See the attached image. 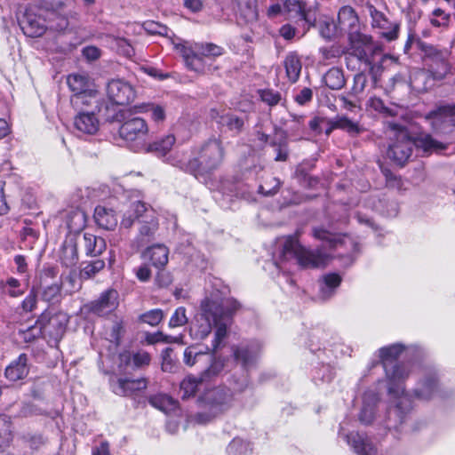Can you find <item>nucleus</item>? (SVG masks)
<instances>
[{
	"label": "nucleus",
	"mask_w": 455,
	"mask_h": 455,
	"mask_svg": "<svg viewBox=\"0 0 455 455\" xmlns=\"http://www.w3.org/2000/svg\"><path fill=\"white\" fill-rule=\"evenodd\" d=\"M406 349L407 347L403 344L394 343L382 347L378 350V356L384 368L387 381L388 427H396L404 422L412 410V403L411 395L407 392L405 381L413 375L416 370V363L407 362L389 366Z\"/></svg>",
	"instance_id": "1"
},
{
	"label": "nucleus",
	"mask_w": 455,
	"mask_h": 455,
	"mask_svg": "<svg viewBox=\"0 0 455 455\" xmlns=\"http://www.w3.org/2000/svg\"><path fill=\"white\" fill-rule=\"evenodd\" d=\"M239 308V303L233 299H219L217 297L205 298L198 313L190 325V335L196 339H205L215 326L212 349L216 350L227 335L231 315Z\"/></svg>",
	"instance_id": "2"
},
{
	"label": "nucleus",
	"mask_w": 455,
	"mask_h": 455,
	"mask_svg": "<svg viewBox=\"0 0 455 455\" xmlns=\"http://www.w3.org/2000/svg\"><path fill=\"white\" fill-rule=\"evenodd\" d=\"M249 387V379L245 374L239 377L232 376L228 383L206 389L199 398L201 405L209 411L208 413L200 412L195 416L198 424H205L212 418L230 410L239 395Z\"/></svg>",
	"instance_id": "3"
},
{
	"label": "nucleus",
	"mask_w": 455,
	"mask_h": 455,
	"mask_svg": "<svg viewBox=\"0 0 455 455\" xmlns=\"http://www.w3.org/2000/svg\"><path fill=\"white\" fill-rule=\"evenodd\" d=\"M387 125L391 143L387 155L397 165L405 164L414 147L421 148L425 153L437 152L446 148L444 144L433 139L429 134H423L412 140L401 124L388 122Z\"/></svg>",
	"instance_id": "4"
},
{
	"label": "nucleus",
	"mask_w": 455,
	"mask_h": 455,
	"mask_svg": "<svg viewBox=\"0 0 455 455\" xmlns=\"http://www.w3.org/2000/svg\"><path fill=\"white\" fill-rule=\"evenodd\" d=\"M135 220H138V234L132 245L138 250L155 239L159 229V220L156 212L141 201L132 203L130 209L124 213L120 226L122 228L129 229L132 227Z\"/></svg>",
	"instance_id": "5"
},
{
	"label": "nucleus",
	"mask_w": 455,
	"mask_h": 455,
	"mask_svg": "<svg viewBox=\"0 0 455 455\" xmlns=\"http://www.w3.org/2000/svg\"><path fill=\"white\" fill-rule=\"evenodd\" d=\"M417 371V382L415 387L412 389V394H411L408 390L407 392L411 395V401L412 403V409H414V404L412 401V396L421 401H429L435 397L442 396V387L439 380L438 374L435 369L432 368H419L416 364V370L413 374ZM413 411V410H411ZM412 413V412H411ZM411 417V414L406 419L404 422L397 426L396 427H387V411L386 412L385 419L380 421L381 424L385 425L387 429H396L398 430L403 427Z\"/></svg>",
	"instance_id": "6"
},
{
	"label": "nucleus",
	"mask_w": 455,
	"mask_h": 455,
	"mask_svg": "<svg viewBox=\"0 0 455 455\" xmlns=\"http://www.w3.org/2000/svg\"><path fill=\"white\" fill-rule=\"evenodd\" d=\"M282 258L284 260L294 259L303 268H315L327 265L331 254L323 251V248L307 249L301 246L295 238L290 236L283 244Z\"/></svg>",
	"instance_id": "7"
},
{
	"label": "nucleus",
	"mask_w": 455,
	"mask_h": 455,
	"mask_svg": "<svg viewBox=\"0 0 455 455\" xmlns=\"http://www.w3.org/2000/svg\"><path fill=\"white\" fill-rule=\"evenodd\" d=\"M174 48L183 57L186 66L197 73L204 70V58H214L223 53L220 46L212 43L199 44L185 41L174 44Z\"/></svg>",
	"instance_id": "8"
},
{
	"label": "nucleus",
	"mask_w": 455,
	"mask_h": 455,
	"mask_svg": "<svg viewBox=\"0 0 455 455\" xmlns=\"http://www.w3.org/2000/svg\"><path fill=\"white\" fill-rule=\"evenodd\" d=\"M225 149L220 138H211L200 148L198 156L190 162L195 176L210 173L218 169L223 162Z\"/></svg>",
	"instance_id": "9"
},
{
	"label": "nucleus",
	"mask_w": 455,
	"mask_h": 455,
	"mask_svg": "<svg viewBox=\"0 0 455 455\" xmlns=\"http://www.w3.org/2000/svg\"><path fill=\"white\" fill-rule=\"evenodd\" d=\"M119 134L135 152L145 150L148 146V126L142 118L134 117L125 121L119 128Z\"/></svg>",
	"instance_id": "10"
},
{
	"label": "nucleus",
	"mask_w": 455,
	"mask_h": 455,
	"mask_svg": "<svg viewBox=\"0 0 455 455\" xmlns=\"http://www.w3.org/2000/svg\"><path fill=\"white\" fill-rule=\"evenodd\" d=\"M348 55L355 57L365 68H372V57L379 47L372 42L371 38L359 31H348Z\"/></svg>",
	"instance_id": "11"
},
{
	"label": "nucleus",
	"mask_w": 455,
	"mask_h": 455,
	"mask_svg": "<svg viewBox=\"0 0 455 455\" xmlns=\"http://www.w3.org/2000/svg\"><path fill=\"white\" fill-rule=\"evenodd\" d=\"M67 84L73 92L70 101L74 108H79L81 105H89L95 98L96 91L92 89V83L86 74H71L67 78Z\"/></svg>",
	"instance_id": "12"
},
{
	"label": "nucleus",
	"mask_w": 455,
	"mask_h": 455,
	"mask_svg": "<svg viewBox=\"0 0 455 455\" xmlns=\"http://www.w3.org/2000/svg\"><path fill=\"white\" fill-rule=\"evenodd\" d=\"M67 27V21H61L54 26L47 21L43 13H36L31 9L26 10L23 19L20 21V28L23 33L29 37H38L44 34L47 28L62 30Z\"/></svg>",
	"instance_id": "13"
},
{
	"label": "nucleus",
	"mask_w": 455,
	"mask_h": 455,
	"mask_svg": "<svg viewBox=\"0 0 455 455\" xmlns=\"http://www.w3.org/2000/svg\"><path fill=\"white\" fill-rule=\"evenodd\" d=\"M426 120L437 134H447L455 126V104L437 106L425 116Z\"/></svg>",
	"instance_id": "14"
},
{
	"label": "nucleus",
	"mask_w": 455,
	"mask_h": 455,
	"mask_svg": "<svg viewBox=\"0 0 455 455\" xmlns=\"http://www.w3.org/2000/svg\"><path fill=\"white\" fill-rule=\"evenodd\" d=\"M423 50L428 72L435 80L443 79L451 70L448 60L450 52L447 49L439 50L433 45H427Z\"/></svg>",
	"instance_id": "15"
},
{
	"label": "nucleus",
	"mask_w": 455,
	"mask_h": 455,
	"mask_svg": "<svg viewBox=\"0 0 455 455\" xmlns=\"http://www.w3.org/2000/svg\"><path fill=\"white\" fill-rule=\"evenodd\" d=\"M68 323V315L62 312H58L52 315H50V313L44 312L37 321L44 333L49 334L55 340H59L63 336Z\"/></svg>",
	"instance_id": "16"
},
{
	"label": "nucleus",
	"mask_w": 455,
	"mask_h": 455,
	"mask_svg": "<svg viewBox=\"0 0 455 455\" xmlns=\"http://www.w3.org/2000/svg\"><path fill=\"white\" fill-rule=\"evenodd\" d=\"M363 204L366 208H371L386 217H395L399 211L398 204L390 200L386 194L379 191L372 192L367 196L363 199Z\"/></svg>",
	"instance_id": "17"
},
{
	"label": "nucleus",
	"mask_w": 455,
	"mask_h": 455,
	"mask_svg": "<svg viewBox=\"0 0 455 455\" xmlns=\"http://www.w3.org/2000/svg\"><path fill=\"white\" fill-rule=\"evenodd\" d=\"M107 94L108 99L117 105H127L135 98L133 87L121 79H114L108 82Z\"/></svg>",
	"instance_id": "18"
},
{
	"label": "nucleus",
	"mask_w": 455,
	"mask_h": 455,
	"mask_svg": "<svg viewBox=\"0 0 455 455\" xmlns=\"http://www.w3.org/2000/svg\"><path fill=\"white\" fill-rule=\"evenodd\" d=\"M118 307V292L115 290H108L101 293L98 299H95L85 306L89 312L100 316L107 315Z\"/></svg>",
	"instance_id": "19"
},
{
	"label": "nucleus",
	"mask_w": 455,
	"mask_h": 455,
	"mask_svg": "<svg viewBox=\"0 0 455 455\" xmlns=\"http://www.w3.org/2000/svg\"><path fill=\"white\" fill-rule=\"evenodd\" d=\"M368 12L371 18V25L374 28H379L382 37L388 41H392L397 37L398 26L385 16V14L378 11L373 5L368 6Z\"/></svg>",
	"instance_id": "20"
},
{
	"label": "nucleus",
	"mask_w": 455,
	"mask_h": 455,
	"mask_svg": "<svg viewBox=\"0 0 455 455\" xmlns=\"http://www.w3.org/2000/svg\"><path fill=\"white\" fill-rule=\"evenodd\" d=\"M148 380L144 378L130 379L118 378L111 381L112 391L121 396H132L147 388Z\"/></svg>",
	"instance_id": "21"
},
{
	"label": "nucleus",
	"mask_w": 455,
	"mask_h": 455,
	"mask_svg": "<svg viewBox=\"0 0 455 455\" xmlns=\"http://www.w3.org/2000/svg\"><path fill=\"white\" fill-rule=\"evenodd\" d=\"M80 235H68L63 242L60 250L59 259L66 267H75L78 260V245Z\"/></svg>",
	"instance_id": "22"
},
{
	"label": "nucleus",
	"mask_w": 455,
	"mask_h": 455,
	"mask_svg": "<svg viewBox=\"0 0 455 455\" xmlns=\"http://www.w3.org/2000/svg\"><path fill=\"white\" fill-rule=\"evenodd\" d=\"M260 348L261 345L259 341H251L248 344H243L235 347L233 350L234 356L244 369H248L256 362Z\"/></svg>",
	"instance_id": "23"
},
{
	"label": "nucleus",
	"mask_w": 455,
	"mask_h": 455,
	"mask_svg": "<svg viewBox=\"0 0 455 455\" xmlns=\"http://www.w3.org/2000/svg\"><path fill=\"white\" fill-rule=\"evenodd\" d=\"M283 12L288 15L289 19L305 21L309 26L315 21V19L311 17L306 3L302 0H285Z\"/></svg>",
	"instance_id": "24"
},
{
	"label": "nucleus",
	"mask_w": 455,
	"mask_h": 455,
	"mask_svg": "<svg viewBox=\"0 0 455 455\" xmlns=\"http://www.w3.org/2000/svg\"><path fill=\"white\" fill-rule=\"evenodd\" d=\"M379 401L378 393L368 390L363 395V408L359 414V420L365 425L371 424L375 419L376 405Z\"/></svg>",
	"instance_id": "25"
},
{
	"label": "nucleus",
	"mask_w": 455,
	"mask_h": 455,
	"mask_svg": "<svg viewBox=\"0 0 455 455\" xmlns=\"http://www.w3.org/2000/svg\"><path fill=\"white\" fill-rule=\"evenodd\" d=\"M79 244L84 246L85 254L89 257L100 255L107 247L104 238L87 232L84 233L83 235H80Z\"/></svg>",
	"instance_id": "26"
},
{
	"label": "nucleus",
	"mask_w": 455,
	"mask_h": 455,
	"mask_svg": "<svg viewBox=\"0 0 455 455\" xmlns=\"http://www.w3.org/2000/svg\"><path fill=\"white\" fill-rule=\"evenodd\" d=\"M75 128L84 134H94L100 126V122L93 112H79L74 118Z\"/></svg>",
	"instance_id": "27"
},
{
	"label": "nucleus",
	"mask_w": 455,
	"mask_h": 455,
	"mask_svg": "<svg viewBox=\"0 0 455 455\" xmlns=\"http://www.w3.org/2000/svg\"><path fill=\"white\" fill-rule=\"evenodd\" d=\"M142 257L148 259L155 267L163 268L169 260V249L163 243H156L148 246Z\"/></svg>",
	"instance_id": "28"
},
{
	"label": "nucleus",
	"mask_w": 455,
	"mask_h": 455,
	"mask_svg": "<svg viewBox=\"0 0 455 455\" xmlns=\"http://www.w3.org/2000/svg\"><path fill=\"white\" fill-rule=\"evenodd\" d=\"M96 224L106 230H113L117 226L118 219L112 208L104 205H98L93 214Z\"/></svg>",
	"instance_id": "29"
},
{
	"label": "nucleus",
	"mask_w": 455,
	"mask_h": 455,
	"mask_svg": "<svg viewBox=\"0 0 455 455\" xmlns=\"http://www.w3.org/2000/svg\"><path fill=\"white\" fill-rule=\"evenodd\" d=\"M347 442L358 455H376L375 446L363 435L351 433L347 436Z\"/></svg>",
	"instance_id": "30"
},
{
	"label": "nucleus",
	"mask_w": 455,
	"mask_h": 455,
	"mask_svg": "<svg viewBox=\"0 0 455 455\" xmlns=\"http://www.w3.org/2000/svg\"><path fill=\"white\" fill-rule=\"evenodd\" d=\"M27 362V355L25 354H21L5 369V377L11 381H17L24 379L28 373Z\"/></svg>",
	"instance_id": "31"
},
{
	"label": "nucleus",
	"mask_w": 455,
	"mask_h": 455,
	"mask_svg": "<svg viewBox=\"0 0 455 455\" xmlns=\"http://www.w3.org/2000/svg\"><path fill=\"white\" fill-rule=\"evenodd\" d=\"M87 222V216L85 212L79 209L74 208L69 210L66 214V224L70 232L75 233L74 235H80Z\"/></svg>",
	"instance_id": "32"
},
{
	"label": "nucleus",
	"mask_w": 455,
	"mask_h": 455,
	"mask_svg": "<svg viewBox=\"0 0 455 455\" xmlns=\"http://www.w3.org/2000/svg\"><path fill=\"white\" fill-rule=\"evenodd\" d=\"M342 244L343 250H346V255L343 253V267L350 266L359 254V243L356 238L343 234Z\"/></svg>",
	"instance_id": "33"
},
{
	"label": "nucleus",
	"mask_w": 455,
	"mask_h": 455,
	"mask_svg": "<svg viewBox=\"0 0 455 455\" xmlns=\"http://www.w3.org/2000/svg\"><path fill=\"white\" fill-rule=\"evenodd\" d=\"M175 140V137L172 134H168L153 143L148 144L145 151L153 152L159 157L165 156L172 148Z\"/></svg>",
	"instance_id": "34"
},
{
	"label": "nucleus",
	"mask_w": 455,
	"mask_h": 455,
	"mask_svg": "<svg viewBox=\"0 0 455 455\" xmlns=\"http://www.w3.org/2000/svg\"><path fill=\"white\" fill-rule=\"evenodd\" d=\"M239 15L246 23L252 24L258 20L257 0H236Z\"/></svg>",
	"instance_id": "35"
},
{
	"label": "nucleus",
	"mask_w": 455,
	"mask_h": 455,
	"mask_svg": "<svg viewBox=\"0 0 455 455\" xmlns=\"http://www.w3.org/2000/svg\"><path fill=\"white\" fill-rule=\"evenodd\" d=\"M341 126V118H337L335 121L324 118V117H315L309 122L310 129L315 132H324L326 135H329L333 129L339 128Z\"/></svg>",
	"instance_id": "36"
},
{
	"label": "nucleus",
	"mask_w": 455,
	"mask_h": 455,
	"mask_svg": "<svg viewBox=\"0 0 455 455\" xmlns=\"http://www.w3.org/2000/svg\"><path fill=\"white\" fill-rule=\"evenodd\" d=\"M284 67L288 79L295 83L301 72V62L299 56L294 52H290L284 60Z\"/></svg>",
	"instance_id": "37"
},
{
	"label": "nucleus",
	"mask_w": 455,
	"mask_h": 455,
	"mask_svg": "<svg viewBox=\"0 0 455 455\" xmlns=\"http://www.w3.org/2000/svg\"><path fill=\"white\" fill-rule=\"evenodd\" d=\"M149 403L153 407L165 413L174 411L178 407V402L172 398L171 396L164 394H159L151 396L149 398Z\"/></svg>",
	"instance_id": "38"
},
{
	"label": "nucleus",
	"mask_w": 455,
	"mask_h": 455,
	"mask_svg": "<svg viewBox=\"0 0 455 455\" xmlns=\"http://www.w3.org/2000/svg\"><path fill=\"white\" fill-rule=\"evenodd\" d=\"M204 380H201V375L196 378L194 376L186 377L180 383V394L182 399H188L194 396L198 390L199 386Z\"/></svg>",
	"instance_id": "39"
},
{
	"label": "nucleus",
	"mask_w": 455,
	"mask_h": 455,
	"mask_svg": "<svg viewBox=\"0 0 455 455\" xmlns=\"http://www.w3.org/2000/svg\"><path fill=\"white\" fill-rule=\"evenodd\" d=\"M339 283L340 277L338 274H328L324 275L320 290L321 299H329L332 295L333 291L339 285Z\"/></svg>",
	"instance_id": "40"
},
{
	"label": "nucleus",
	"mask_w": 455,
	"mask_h": 455,
	"mask_svg": "<svg viewBox=\"0 0 455 455\" xmlns=\"http://www.w3.org/2000/svg\"><path fill=\"white\" fill-rule=\"evenodd\" d=\"M119 358L121 363H124L128 364L132 362L134 366L137 368L148 365L150 363V355L145 351H140L133 354L132 355H131L129 353H123L120 355Z\"/></svg>",
	"instance_id": "41"
},
{
	"label": "nucleus",
	"mask_w": 455,
	"mask_h": 455,
	"mask_svg": "<svg viewBox=\"0 0 455 455\" xmlns=\"http://www.w3.org/2000/svg\"><path fill=\"white\" fill-rule=\"evenodd\" d=\"M318 28L321 36L326 40L334 39L338 34V25L329 17L322 18L318 22Z\"/></svg>",
	"instance_id": "42"
},
{
	"label": "nucleus",
	"mask_w": 455,
	"mask_h": 455,
	"mask_svg": "<svg viewBox=\"0 0 455 455\" xmlns=\"http://www.w3.org/2000/svg\"><path fill=\"white\" fill-rule=\"evenodd\" d=\"M0 426L3 427V435L0 434V451L9 446L12 439V423L7 415H0Z\"/></svg>",
	"instance_id": "43"
},
{
	"label": "nucleus",
	"mask_w": 455,
	"mask_h": 455,
	"mask_svg": "<svg viewBox=\"0 0 455 455\" xmlns=\"http://www.w3.org/2000/svg\"><path fill=\"white\" fill-rule=\"evenodd\" d=\"M323 81L331 90L339 91L341 89V70L338 68H331L323 76Z\"/></svg>",
	"instance_id": "44"
},
{
	"label": "nucleus",
	"mask_w": 455,
	"mask_h": 455,
	"mask_svg": "<svg viewBox=\"0 0 455 455\" xmlns=\"http://www.w3.org/2000/svg\"><path fill=\"white\" fill-rule=\"evenodd\" d=\"M230 455H249L251 452L250 443L240 438H235L228 446Z\"/></svg>",
	"instance_id": "45"
},
{
	"label": "nucleus",
	"mask_w": 455,
	"mask_h": 455,
	"mask_svg": "<svg viewBox=\"0 0 455 455\" xmlns=\"http://www.w3.org/2000/svg\"><path fill=\"white\" fill-rule=\"evenodd\" d=\"M224 369V361L220 358L212 359L210 366L201 373V380L208 381L218 376Z\"/></svg>",
	"instance_id": "46"
},
{
	"label": "nucleus",
	"mask_w": 455,
	"mask_h": 455,
	"mask_svg": "<svg viewBox=\"0 0 455 455\" xmlns=\"http://www.w3.org/2000/svg\"><path fill=\"white\" fill-rule=\"evenodd\" d=\"M105 267V262L102 259L92 260L85 264L81 269V277L89 279L93 277L96 274L101 271Z\"/></svg>",
	"instance_id": "47"
},
{
	"label": "nucleus",
	"mask_w": 455,
	"mask_h": 455,
	"mask_svg": "<svg viewBox=\"0 0 455 455\" xmlns=\"http://www.w3.org/2000/svg\"><path fill=\"white\" fill-rule=\"evenodd\" d=\"M220 123L223 125H226L230 131L236 133L242 131L244 124L243 120L234 114H227L222 116L220 117Z\"/></svg>",
	"instance_id": "48"
},
{
	"label": "nucleus",
	"mask_w": 455,
	"mask_h": 455,
	"mask_svg": "<svg viewBox=\"0 0 455 455\" xmlns=\"http://www.w3.org/2000/svg\"><path fill=\"white\" fill-rule=\"evenodd\" d=\"M281 182L278 179L269 177L261 185H259V192L264 196H272L278 191Z\"/></svg>",
	"instance_id": "49"
},
{
	"label": "nucleus",
	"mask_w": 455,
	"mask_h": 455,
	"mask_svg": "<svg viewBox=\"0 0 455 455\" xmlns=\"http://www.w3.org/2000/svg\"><path fill=\"white\" fill-rule=\"evenodd\" d=\"M347 22L349 31H358L359 20L355 11L350 6H343V24Z\"/></svg>",
	"instance_id": "50"
},
{
	"label": "nucleus",
	"mask_w": 455,
	"mask_h": 455,
	"mask_svg": "<svg viewBox=\"0 0 455 455\" xmlns=\"http://www.w3.org/2000/svg\"><path fill=\"white\" fill-rule=\"evenodd\" d=\"M272 146L275 148L276 156H275V161H285L288 156L287 141L284 136L282 134L278 140H275L272 141Z\"/></svg>",
	"instance_id": "51"
},
{
	"label": "nucleus",
	"mask_w": 455,
	"mask_h": 455,
	"mask_svg": "<svg viewBox=\"0 0 455 455\" xmlns=\"http://www.w3.org/2000/svg\"><path fill=\"white\" fill-rule=\"evenodd\" d=\"M314 235L316 238L325 241L329 248H334L340 242L339 235L331 234L324 229H315Z\"/></svg>",
	"instance_id": "52"
},
{
	"label": "nucleus",
	"mask_w": 455,
	"mask_h": 455,
	"mask_svg": "<svg viewBox=\"0 0 455 455\" xmlns=\"http://www.w3.org/2000/svg\"><path fill=\"white\" fill-rule=\"evenodd\" d=\"M125 329L124 322L122 320H116L113 323L109 333H108V339L116 345H118L121 338L124 334Z\"/></svg>",
	"instance_id": "53"
},
{
	"label": "nucleus",
	"mask_w": 455,
	"mask_h": 455,
	"mask_svg": "<svg viewBox=\"0 0 455 455\" xmlns=\"http://www.w3.org/2000/svg\"><path fill=\"white\" fill-rule=\"evenodd\" d=\"M60 295V285L58 283H52L51 285L44 287L41 297L47 302L57 301Z\"/></svg>",
	"instance_id": "54"
},
{
	"label": "nucleus",
	"mask_w": 455,
	"mask_h": 455,
	"mask_svg": "<svg viewBox=\"0 0 455 455\" xmlns=\"http://www.w3.org/2000/svg\"><path fill=\"white\" fill-rule=\"evenodd\" d=\"M164 314L161 309H152L140 316L141 322L151 326L157 325L163 319Z\"/></svg>",
	"instance_id": "55"
},
{
	"label": "nucleus",
	"mask_w": 455,
	"mask_h": 455,
	"mask_svg": "<svg viewBox=\"0 0 455 455\" xmlns=\"http://www.w3.org/2000/svg\"><path fill=\"white\" fill-rule=\"evenodd\" d=\"M188 316L186 315V308L184 307H179L169 321V326L171 328L183 326L188 323Z\"/></svg>",
	"instance_id": "56"
},
{
	"label": "nucleus",
	"mask_w": 455,
	"mask_h": 455,
	"mask_svg": "<svg viewBox=\"0 0 455 455\" xmlns=\"http://www.w3.org/2000/svg\"><path fill=\"white\" fill-rule=\"evenodd\" d=\"M141 112H151V117L156 122H162L165 118V112L163 107L154 104H146L140 107Z\"/></svg>",
	"instance_id": "57"
},
{
	"label": "nucleus",
	"mask_w": 455,
	"mask_h": 455,
	"mask_svg": "<svg viewBox=\"0 0 455 455\" xmlns=\"http://www.w3.org/2000/svg\"><path fill=\"white\" fill-rule=\"evenodd\" d=\"M4 289V291L12 297H19L24 293V288L21 287L20 283L13 277L7 279Z\"/></svg>",
	"instance_id": "58"
},
{
	"label": "nucleus",
	"mask_w": 455,
	"mask_h": 455,
	"mask_svg": "<svg viewBox=\"0 0 455 455\" xmlns=\"http://www.w3.org/2000/svg\"><path fill=\"white\" fill-rule=\"evenodd\" d=\"M208 355L201 351H196V347H188L184 351V363L188 366H193L201 358Z\"/></svg>",
	"instance_id": "59"
},
{
	"label": "nucleus",
	"mask_w": 455,
	"mask_h": 455,
	"mask_svg": "<svg viewBox=\"0 0 455 455\" xmlns=\"http://www.w3.org/2000/svg\"><path fill=\"white\" fill-rule=\"evenodd\" d=\"M21 236L24 245L32 249L33 244L38 238V232L31 227H25L22 230Z\"/></svg>",
	"instance_id": "60"
},
{
	"label": "nucleus",
	"mask_w": 455,
	"mask_h": 455,
	"mask_svg": "<svg viewBox=\"0 0 455 455\" xmlns=\"http://www.w3.org/2000/svg\"><path fill=\"white\" fill-rule=\"evenodd\" d=\"M146 31L152 35L167 36L169 28L162 24L154 21H148L144 24Z\"/></svg>",
	"instance_id": "61"
},
{
	"label": "nucleus",
	"mask_w": 455,
	"mask_h": 455,
	"mask_svg": "<svg viewBox=\"0 0 455 455\" xmlns=\"http://www.w3.org/2000/svg\"><path fill=\"white\" fill-rule=\"evenodd\" d=\"M260 98L267 105L275 106L281 100V94L272 90H263L260 92Z\"/></svg>",
	"instance_id": "62"
},
{
	"label": "nucleus",
	"mask_w": 455,
	"mask_h": 455,
	"mask_svg": "<svg viewBox=\"0 0 455 455\" xmlns=\"http://www.w3.org/2000/svg\"><path fill=\"white\" fill-rule=\"evenodd\" d=\"M23 339L26 341H31L34 339L39 337L44 333L40 324L36 323V325L28 328L26 331H22Z\"/></svg>",
	"instance_id": "63"
},
{
	"label": "nucleus",
	"mask_w": 455,
	"mask_h": 455,
	"mask_svg": "<svg viewBox=\"0 0 455 455\" xmlns=\"http://www.w3.org/2000/svg\"><path fill=\"white\" fill-rule=\"evenodd\" d=\"M313 98V92L309 88H303L296 96L295 101L299 105H305L307 102L311 101Z\"/></svg>",
	"instance_id": "64"
}]
</instances>
